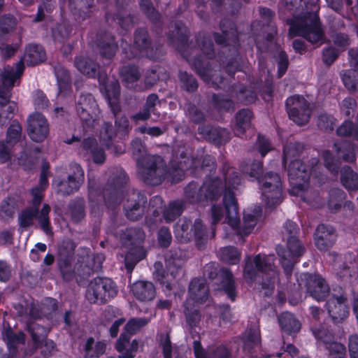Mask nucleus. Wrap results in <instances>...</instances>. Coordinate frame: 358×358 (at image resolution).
<instances>
[{
	"instance_id": "nucleus-1",
	"label": "nucleus",
	"mask_w": 358,
	"mask_h": 358,
	"mask_svg": "<svg viewBox=\"0 0 358 358\" xmlns=\"http://www.w3.org/2000/svg\"><path fill=\"white\" fill-rule=\"evenodd\" d=\"M224 184L216 179H206L199 188L196 196L192 195V192L196 190V185L191 183L185 189V194L189 202L205 206L208 201H213L218 199L224 189L223 202L224 210L220 206L213 204L210 209L211 224L213 226L224 220L227 222L237 235L247 236L252 232L257 224V215L245 213L243 217V226L238 227L239 216L237 202L234 197L232 189L241 183V178L231 168L224 165Z\"/></svg>"
},
{
	"instance_id": "nucleus-2",
	"label": "nucleus",
	"mask_w": 358,
	"mask_h": 358,
	"mask_svg": "<svg viewBox=\"0 0 358 358\" xmlns=\"http://www.w3.org/2000/svg\"><path fill=\"white\" fill-rule=\"evenodd\" d=\"M131 149L133 155L136 157L139 174L145 182L157 185L165 179L167 173H165L162 159L159 156L147 155L145 146L139 139L132 141ZM180 157L182 161L178 165L172 164L171 171L168 173L172 182H178L182 180L185 170L195 168L197 165V161L187 157L183 151Z\"/></svg>"
},
{
	"instance_id": "nucleus-3",
	"label": "nucleus",
	"mask_w": 358,
	"mask_h": 358,
	"mask_svg": "<svg viewBox=\"0 0 358 358\" xmlns=\"http://www.w3.org/2000/svg\"><path fill=\"white\" fill-rule=\"evenodd\" d=\"M302 150L303 146L299 143H290L284 148L283 162L285 166L288 164V176L291 186L289 193L300 196L310 205L319 208L320 199L318 193L309 189L308 184L310 175L317 177L318 161L316 159H312L311 169H306L299 159Z\"/></svg>"
},
{
	"instance_id": "nucleus-4",
	"label": "nucleus",
	"mask_w": 358,
	"mask_h": 358,
	"mask_svg": "<svg viewBox=\"0 0 358 358\" xmlns=\"http://www.w3.org/2000/svg\"><path fill=\"white\" fill-rule=\"evenodd\" d=\"M287 7L292 10H303L299 16H294L289 21L290 25L289 34L291 37L301 36L311 43L322 44L324 41V34L321 28L317 12L319 9V0H285Z\"/></svg>"
},
{
	"instance_id": "nucleus-5",
	"label": "nucleus",
	"mask_w": 358,
	"mask_h": 358,
	"mask_svg": "<svg viewBox=\"0 0 358 358\" xmlns=\"http://www.w3.org/2000/svg\"><path fill=\"white\" fill-rule=\"evenodd\" d=\"M243 173L248 174L251 180H257L261 192L262 200L268 208L280 204L283 199L282 182L280 176L272 172L262 175V163L254 162L242 166Z\"/></svg>"
},
{
	"instance_id": "nucleus-6",
	"label": "nucleus",
	"mask_w": 358,
	"mask_h": 358,
	"mask_svg": "<svg viewBox=\"0 0 358 358\" xmlns=\"http://www.w3.org/2000/svg\"><path fill=\"white\" fill-rule=\"evenodd\" d=\"M24 69V62L19 61L14 66H8L0 69V126L6 125L17 110V105L9 101L10 90L15 85H19L20 79Z\"/></svg>"
},
{
	"instance_id": "nucleus-7",
	"label": "nucleus",
	"mask_w": 358,
	"mask_h": 358,
	"mask_svg": "<svg viewBox=\"0 0 358 358\" xmlns=\"http://www.w3.org/2000/svg\"><path fill=\"white\" fill-rule=\"evenodd\" d=\"M273 262V255H258L253 261L248 257L243 271L244 278L248 282L255 280L257 276L262 278L261 285L265 296L273 293L278 279Z\"/></svg>"
},
{
	"instance_id": "nucleus-8",
	"label": "nucleus",
	"mask_w": 358,
	"mask_h": 358,
	"mask_svg": "<svg viewBox=\"0 0 358 358\" xmlns=\"http://www.w3.org/2000/svg\"><path fill=\"white\" fill-rule=\"evenodd\" d=\"M208 296V289L204 279L194 278L189 285V294L184 304V314L190 327L196 326L200 320L197 306L206 301Z\"/></svg>"
},
{
	"instance_id": "nucleus-9",
	"label": "nucleus",
	"mask_w": 358,
	"mask_h": 358,
	"mask_svg": "<svg viewBox=\"0 0 358 358\" xmlns=\"http://www.w3.org/2000/svg\"><path fill=\"white\" fill-rule=\"evenodd\" d=\"M144 238L145 234L139 229H127L126 231L120 235L124 250L127 251L124 264L129 273H131L135 265L146 255L145 250L140 245Z\"/></svg>"
},
{
	"instance_id": "nucleus-10",
	"label": "nucleus",
	"mask_w": 358,
	"mask_h": 358,
	"mask_svg": "<svg viewBox=\"0 0 358 358\" xmlns=\"http://www.w3.org/2000/svg\"><path fill=\"white\" fill-rule=\"evenodd\" d=\"M285 229L288 234H289L287 249L279 246L277 248L276 251L285 272L289 275L292 272L294 264L303 253L304 248L294 236L298 231L297 224L292 221H287L285 224Z\"/></svg>"
},
{
	"instance_id": "nucleus-11",
	"label": "nucleus",
	"mask_w": 358,
	"mask_h": 358,
	"mask_svg": "<svg viewBox=\"0 0 358 358\" xmlns=\"http://www.w3.org/2000/svg\"><path fill=\"white\" fill-rule=\"evenodd\" d=\"M174 233L177 239L180 242L189 241L194 236L198 247L201 248L199 241L203 243L208 237H213L215 230L212 229V231L208 234L206 227L199 219L195 220L193 227L189 220H180L174 227Z\"/></svg>"
},
{
	"instance_id": "nucleus-12",
	"label": "nucleus",
	"mask_w": 358,
	"mask_h": 358,
	"mask_svg": "<svg viewBox=\"0 0 358 358\" xmlns=\"http://www.w3.org/2000/svg\"><path fill=\"white\" fill-rule=\"evenodd\" d=\"M117 293V287L110 278H96L89 284L85 296L90 303H105Z\"/></svg>"
},
{
	"instance_id": "nucleus-13",
	"label": "nucleus",
	"mask_w": 358,
	"mask_h": 358,
	"mask_svg": "<svg viewBox=\"0 0 358 358\" xmlns=\"http://www.w3.org/2000/svg\"><path fill=\"white\" fill-rule=\"evenodd\" d=\"M85 129H97L100 124V110L91 94L81 96L76 107Z\"/></svg>"
},
{
	"instance_id": "nucleus-14",
	"label": "nucleus",
	"mask_w": 358,
	"mask_h": 358,
	"mask_svg": "<svg viewBox=\"0 0 358 358\" xmlns=\"http://www.w3.org/2000/svg\"><path fill=\"white\" fill-rule=\"evenodd\" d=\"M34 207L24 210L19 217L20 225L22 227H27L33 224L34 219L37 220L41 229L47 234H52L50 226L49 213L50 207L48 204H44L41 212L38 213L36 208L38 205H34Z\"/></svg>"
},
{
	"instance_id": "nucleus-15",
	"label": "nucleus",
	"mask_w": 358,
	"mask_h": 358,
	"mask_svg": "<svg viewBox=\"0 0 358 358\" xmlns=\"http://www.w3.org/2000/svg\"><path fill=\"white\" fill-rule=\"evenodd\" d=\"M289 118L299 125L306 124L310 117V108L306 100L301 96L294 95L286 101Z\"/></svg>"
},
{
	"instance_id": "nucleus-16",
	"label": "nucleus",
	"mask_w": 358,
	"mask_h": 358,
	"mask_svg": "<svg viewBox=\"0 0 358 358\" xmlns=\"http://www.w3.org/2000/svg\"><path fill=\"white\" fill-rule=\"evenodd\" d=\"M300 287L304 286L310 295L317 301L323 299L329 288L325 280L319 275L303 273L297 279Z\"/></svg>"
},
{
	"instance_id": "nucleus-17",
	"label": "nucleus",
	"mask_w": 358,
	"mask_h": 358,
	"mask_svg": "<svg viewBox=\"0 0 358 358\" xmlns=\"http://www.w3.org/2000/svg\"><path fill=\"white\" fill-rule=\"evenodd\" d=\"M327 309L334 322L345 320L349 314V307L346 297L341 289L338 294H334L327 302Z\"/></svg>"
},
{
	"instance_id": "nucleus-18",
	"label": "nucleus",
	"mask_w": 358,
	"mask_h": 358,
	"mask_svg": "<svg viewBox=\"0 0 358 358\" xmlns=\"http://www.w3.org/2000/svg\"><path fill=\"white\" fill-rule=\"evenodd\" d=\"M114 174L115 176L109 180L113 186V190L104 199L105 203L108 207H113L122 202V198L124 192V187L128 180L125 172L121 169H115Z\"/></svg>"
},
{
	"instance_id": "nucleus-19",
	"label": "nucleus",
	"mask_w": 358,
	"mask_h": 358,
	"mask_svg": "<svg viewBox=\"0 0 358 358\" xmlns=\"http://www.w3.org/2000/svg\"><path fill=\"white\" fill-rule=\"evenodd\" d=\"M27 122V132L31 139L36 142L43 141L49 132V126L45 117L36 113L29 115Z\"/></svg>"
},
{
	"instance_id": "nucleus-20",
	"label": "nucleus",
	"mask_w": 358,
	"mask_h": 358,
	"mask_svg": "<svg viewBox=\"0 0 358 358\" xmlns=\"http://www.w3.org/2000/svg\"><path fill=\"white\" fill-rule=\"evenodd\" d=\"M22 127L19 122L13 121L8 129L6 143L0 141V162L5 163L10 159V147L17 143L21 138Z\"/></svg>"
},
{
	"instance_id": "nucleus-21",
	"label": "nucleus",
	"mask_w": 358,
	"mask_h": 358,
	"mask_svg": "<svg viewBox=\"0 0 358 358\" xmlns=\"http://www.w3.org/2000/svg\"><path fill=\"white\" fill-rule=\"evenodd\" d=\"M99 82L101 87V92L105 96L108 103L115 116L119 111L118 97L120 94V87L117 80H106V78L99 77Z\"/></svg>"
},
{
	"instance_id": "nucleus-22",
	"label": "nucleus",
	"mask_w": 358,
	"mask_h": 358,
	"mask_svg": "<svg viewBox=\"0 0 358 358\" xmlns=\"http://www.w3.org/2000/svg\"><path fill=\"white\" fill-rule=\"evenodd\" d=\"M313 332L316 339L324 344L333 358H345V348L344 345L333 341L332 334L329 330L324 328L313 329Z\"/></svg>"
},
{
	"instance_id": "nucleus-23",
	"label": "nucleus",
	"mask_w": 358,
	"mask_h": 358,
	"mask_svg": "<svg viewBox=\"0 0 358 358\" xmlns=\"http://www.w3.org/2000/svg\"><path fill=\"white\" fill-rule=\"evenodd\" d=\"M127 199L124 203V208L127 218L136 220L143 213L141 206L146 202L145 196L136 191H131L127 193Z\"/></svg>"
},
{
	"instance_id": "nucleus-24",
	"label": "nucleus",
	"mask_w": 358,
	"mask_h": 358,
	"mask_svg": "<svg viewBox=\"0 0 358 358\" xmlns=\"http://www.w3.org/2000/svg\"><path fill=\"white\" fill-rule=\"evenodd\" d=\"M73 174L70 175L68 180L57 182L54 180V184H57L59 189L58 191L63 194H69L78 189L84 180V172L78 164L72 166Z\"/></svg>"
},
{
	"instance_id": "nucleus-25",
	"label": "nucleus",
	"mask_w": 358,
	"mask_h": 358,
	"mask_svg": "<svg viewBox=\"0 0 358 358\" xmlns=\"http://www.w3.org/2000/svg\"><path fill=\"white\" fill-rule=\"evenodd\" d=\"M315 243L320 250H327L336 240L334 229L329 225L320 224L315 234Z\"/></svg>"
},
{
	"instance_id": "nucleus-26",
	"label": "nucleus",
	"mask_w": 358,
	"mask_h": 358,
	"mask_svg": "<svg viewBox=\"0 0 358 358\" xmlns=\"http://www.w3.org/2000/svg\"><path fill=\"white\" fill-rule=\"evenodd\" d=\"M81 154L90 157L96 164H102L106 159V155L103 148L98 144L94 137L85 138L82 143Z\"/></svg>"
},
{
	"instance_id": "nucleus-27",
	"label": "nucleus",
	"mask_w": 358,
	"mask_h": 358,
	"mask_svg": "<svg viewBox=\"0 0 358 358\" xmlns=\"http://www.w3.org/2000/svg\"><path fill=\"white\" fill-rule=\"evenodd\" d=\"M131 292L139 301H149L154 299L156 292L153 284L150 282L139 280L131 286Z\"/></svg>"
},
{
	"instance_id": "nucleus-28",
	"label": "nucleus",
	"mask_w": 358,
	"mask_h": 358,
	"mask_svg": "<svg viewBox=\"0 0 358 358\" xmlns=\"http://www.w3.org/2000/svg\"><path fill=\"white\" fill-rule=\"evenodd\" d=\"M138 349V341L133 340L122 334L116 343V350L119 352V358H134Z\"/></svg>"
},
{
	"instance_id": "nucleus-29",
	"label": "nucleus",
	"mask_w": 358,
	"mask_h": 358,
	"mask_svg": "<svg viewBox=\"0 0 358 358\" xmlns=\"http://www.w3.org/2000/svg\"><path fill=\"white\" fill-rule=\"evenodd\" d=\"M194 351L196 358H231L229 351L225 346L213 347L206 352L198 341L194 342Z\"/></svg>"
},
{
	"instance_id": "nucleus-30",
	"label": "nucleus",
	"mask_w": 358,
	"mask_h": 358,
	"mask_svg": "<svg viewBox=\"0 0 358 358\" xmlns=\"http://www.w3.org/2000/svg\"><path fill=\"white\" fill-rule=\"evenodd\" d=\"M162 266V265L160 262H156L155 264V271H154V277L164 287V291L165 293L166 294H169L173 290V287L176 285L172 280L176 278L177 275H179L180 270L177 268L176 271L175 272L171 267H169V270L170 271V274L167 273L164 275L162 272L159 271V268Z\"/></svg>"
},
{
	"instance_id": "nucleus-31",
	"label": "nucleus",
	"mask_w": 358,
	"mask_h": 358,
	"mask_svg": "<svg viewBox=\"0 0 358 358\" xmlns=\"http://www.w3.org/2000/svg\"><path fill=\"white\" fill-rule=\"evenodd\" d=\"M29 331L31 334L33 341L36 347H38L41 343H44V345L48 350V352H45V350L43 351V352L45 353V355L50 354L55 348L54 342L52 341L45 339L46 329L44 327L38 324L33 323L29 326Z\"/></svg>"
},
{
	"instance_id": "nucleus-32",
	"label": "nucleus",
	"mask_w": 358,
	"mask_h": 358,
	"mask_svg": "<svg viewBox=\"0 0 358 358\" xmlns=\"http://www.w3.org/2000/svg\"><path fill=\"white\" fill-rule=\"evenodd\" d=\"M350 265H343L341 268V261L342 259V257L339 255L336 256L334 267L335 270H336V274L340 278L343 280H347L348 277L356 276L358 274V267L357 264L355 262V259L354 257L350 255Z\"/></svg>"
},
{
	"instance_id": "nucleus-33",
	"label": "nucleus",
	"mask_w": 358,
	"mask_h": 358,
	"mask_svg": "<svg viewBox=\"0 0 358 358\" xmlns=\"http://www.w3.org/2000/svg\"><path fill=\"white\" fill-rule=\"evenodd\" d=\"M341 182L349 192L358 191V173L350 166H344L341 170Z\"/></svg>"
},
{
	"instance_id": "nucleus-34",
	"label": "nucleus",
	"mask_w": 358,
	"mask_h": 358,
	"mask_svg": "<svg viewBox=\"0 0 358 358\" xmlns=\"http://www.w3.org/2000/svg\"><path fill=\"white\" fill-rule=\"evenodd\" d=\"M278 322L282 330L288 334L296 333L301 329L300 322L292 313L288 312L283 313L280 315Z\"/></svg>"
},
{
	"instance_id": "nucleus-35",
	"label": "nucleus",
	"mask_w": 358,
	"mask_h": 358,
	"mask_svg": "<svg viewBox=\"0 0 358 358\" xmlns=\"http://www.w3.org/2000/svg\"><path fill=\"white\" fill-rule=\"evenodd\" d=\"M48 169L49 165L46 162H44L42 166L39 187L31 189L33 203L34 205L40 204L43 198V190L45 189L48 185Z\"/></svg>"
},
{
	"instance_id": "nucleus-36",
	"label": "nucleus",
	"mask_w": 358,
	"mask_h": 358,
	"mask_svg": "<svg viewBox=\"0 0 358 358\" xmlns=\"http://www.w3.org/2000/svg\"><path fill=\"white\" fill-rule=\"evenodd\" d=\"M45 59V53L43 48L38 45H29L27 49L24 57L20 61L24 60L31 65L37 64Z\"/></svg>"
},
{
	"instance_id": "nucleus-37",
	"label": "nucleus",
	"mask_w": 358,
	"mask_h": 358,
	"mask_svg": "<svg viewBox=\"0 0 358 358\" xmlns=\"http://www.w3.org/2000/svg\"><path fill=\"white\" fill-rule=\"evenodd\" d=\"M3 338L7 344L10 355L13 357L15 355L19 345L24 343V334L22 332L15 334L10 329H8L3 332Z\"/></svg>"
},
{
	"instance_id": "nucleus-38",
	"label": "nucleus",
	"mask_w": 358,
	"mask_h": 358,
	"mask_svg": "<svg viewBox=\"0 0 358 358\" xmlns=\"http://www.w3.org/2000/svg\"><path fill=\"white\" fill-rule=\"evenodd\" d=\"M55 73L57 80L59 95L65 96L71 88L69 72L64 66L57 65L55 68Z\"/></svg>"
},
{
	"instance_id": "nucleus-39",
	"label": "nucleus",
	"mask_w": 358,
	"mask_h": 358,
	"mask_svg": "<svg viewBox=\"0 0 358 358\" xmlns=\"http://www.w3.org/2000/svg\"><path fill=\"white\" fill-rule=\"evenodd\" d=\"M252 113L250 110L243 109L240 110L236 116L234 132L236 135L241 136L250 127Z\"/></svg>"
},
{
	"instance_id": "nucleus-40",
	"label": "nucleus",
	"mask_w": 358,
	"mask_h": 358,
	"mask_svg": "<svg viewBox=\"0 0 358 358\" xmlns=\"http://www.w3.org/2000/svg\"><path fill=\"white\" fill-rule=\"evenodd\" d=\"M220 275L222 278V287L223 289L227 294L228 297L231 301H234L236 294L231 272L227 268H222L220 271Z\"/></svg>"
},
{
	"instance_id": "nucleus-41",
	"label": "nucleus",
	"mask_w": 358,
	"mask_h": 358,
	"mask_svg": "<svg viewBox=\"0 0 358 358\" xmlns=\"http://www.w3.org/2000/svg\"><path fill=\"white\" fill-rule=\"evenodd\" d=\"M75 66L81 73L88 77H94L96 74L97 65L92 63L89 58L76 57Z\"/></svg>"
},
{
	"instance_id": "nucleus-42",
	"label": "nucleus",
	"mask_w": 358,
	"mask_h": 358,
	"mask_svg": "<svg viewBox=\"0 0 358 358\" xmlns=\"http://www.w3.org/2000/svg\"><path fill=\"white\" fill-rule=\"evenodd\" d=\"M345 196V193L341 189H334L331 190L329 193V199L328 201V207L329 210L333 213L338 211L341 208Z\"/></svg>"
},
{
	"instance_id": "nucleus-43",
	"label": "nucleus",
	"mask_w": 358,
	"mask_h": 358,
	"mask_svg": "<svg viewBox=\"0 0 358 358\" xmlns=\"http://www.w3.org/2000/svg\"><path fill=\"white\" fill-rule=\"evenodd\" d=\"M338 154L341 155L344 161L353 162L356 159V147L351 143L345 141L341 145L335 143Z\"/></svg>"
},
{
	"instance_id": "nucleus-44",
	"label": "nucleus",
	"mask_w": 358,
	"mask_h": 358,
	"mask_svg": "<svg viewBox=\"0 0 358 358\" xmlns=\"http://www.w3.org/2000/svg\"><path fill=\"white\" fill-rule=\"evenodd\" d=\"M220 259L229 264H236L241 257V252L234 247L222 248L219 251Z\"/></svg>"
},
{
	"instance_id": "nucleus-45",
	"label": "nucleus",
	"mask_w": 358,
	"mask_h": 358,
	"mask_svg": "<svg viewBox=\"0 0 358 358\" xmlns=\"http://www.w3.org/2000/svg\"><path fill=\"white\" fill-rule=\"evenodd\" d=\"M183 207L184 203L181 201L170 203L166 210H163L165 220L168 222L174 220L182 213Z\"/></svg>"
},
{
	"instance_id": "nucleus-46",
	"label": "nucleus",
	"mask_w": 358,
	"mask_h": 358,
	"mask_svg": "<svg viewBox=\"0 0 358 358\" xmlns=\"http://www.w3.org/2000/svg\"><path fill=\"white\" fill-rule=\"evenodd\" d=\"M105 349L106 344L104 343H94V341L92 338L87 339L85 346L86 357H99L105 352Z\"/></svg>"
},
{
	"instance_id": "nucleus-47",
	"label": "nucleus",
	"mask_w": 358,
	"mask_h": 358,
	"mask_svg": "<svg viewBox=\"0 0 358 358\" xmlns=\"http://www.w3.org/2000/svg\"><path fill=\"white\" fill-rule=\"evenodd\" d=\"M341 78L345 87L350 91L358 90V72L347 70L341 73Z\"/></svg>"
},
{
	"instance_id": "nucleus-48",
	"label": "nucleus",
	"mask_w": 358,
	"mask_h": 358,
	"mask_svg": "<svg viewBox=\"0 0 358 358\" xmlns=\"http://www.w3.org/2000/svg\"><path fill=\"white\" fill-rule=\"evenodd\" d=\"M151 317L132 318L126 324L124 329L129 334H135L145 326L150 321Z\"/></svg>"
},
{
	"instance_id": "nucleus-49",
	"label": "nucleus",
	"mask_w": 358,
	"mask_h": 358,
	"mask_svg": "<svg viewBox=\"0 0 358 358\" xmlns=\"http://www.w3.org/2000/svg\"><path fill=\"white\" fill-rule=\"evenodd\" d=\"M111 127L110 124L104 122L103 127L99 131V141L102 145H104L107 148L110 147V141L114 136V132Z\"/></svg>"
},
{
	"instance_id": "nucleus-50",
	"label": "nucleus",
	"mask_w": 358,
	"mask_h": 358,
	"mask_svg": "<svg viewBox=\"0 0 358 358\" xmlns=\"http://www.w3.org/2000/svg\"><path fill=\"white\" fill-rule=\"evenodd\" d=\"M122 80L127 84H132L139 78L138 69L134 66H124L120 71Z\"/></svg>"
},
{
	"instance_id": "nucleus-51",
	"label": "nucleus",
	"mask_w": 358,
	"mask_h": 358,
	"mask_svg": "<svg viewBox=\"0 0 358 358\" xmlns=\"http://www.w3.org/2000/svg\"><path fill=\"white\" fill-rule=\"evenodd\" d=\"M339 136H352L358 140V126L350 121L344 122L337 129Z\"/></svg>"
},
{
	"instance_id": "nucleus-52",
	"label": "nucleus",
	"mask_w": 358,
	"mask_h": 358,
	"mask_svg": "<svg viewBox=\"0 0 358 358\" xmlns=\"http://www.w3.org/2000/svg\"><path fill=\"white\" fill-rule=\"evenodd\" d=\"M69 249L66 250L62 246L59 249V265L63 271V267L67 266L71 263V259L73 250L74 249L73 244L71 242L68 243Z\"/></svg>"
},
{
	"instance_id": "nucleus-53",
	"label": "nucleus",
	"mask_w": 358,
	"mask_h": 358,
	"mask_svg": "<svg viewBox=\"0 0 358 358\" xmlns=\"http://www.w3.org/2000/svg\"><path fill=\"white\" fill-rule=\"evenodd\" d=\"M134 46L139 49L141 52L146 50L150 43L148 40V34L144 29H139L136 31L134 35Z\"/></svg>"
},
{
	"instance_id": "nucleus-54",
	"label": "nucleus",
	"mask_w": 358,
	"mask_h": 358,
	"mask_svg": "<svg viewBox=\"0 0 358 358\" xmlns=\"http://www.w3.org/2000/svg\"><path fill=\"white\" fill-rule=\"evenodd\" d=\"M245 348H250L257 345L260 342V334L258 329H252L247 331L243 337Z\"/></svg>"
},
{
	"instance_id": "nucleus-55",
	"label": "nucleus",
	"mask_w": 358,
	"mask_h": 358,
	"mask_svg": "<svg viewBox=\"0 0 358 358\" xmlns=\"http://www.w3.org/2000/svg\"><path fill=\"white\" fill-rule=\"evenodd\" d=\"M221 29L222 30L223 36H220L217 34H215V40L216 43L220 45L224 44L225 43L230 44V41H234V38H232L235 36L236 30L231 27L230 31H228L224 28V22L221 24Z\"/></svg>"
},
{
	"instance_id": "nucleus-56",
	"label": "nucleus",
	"mask_w": 358,
	"mask_h": 358,
	"mask_svg": "<svg viewBox=\"0 0 358 358\" xmlns=\"http://www.w3.org/2000/svg\"><path fill=\"white\" fill-rule=\"evenodd\" d=\"M326 168L332 173L336 174L339 169L338 160L335 159L329 151H324L322 154Z\"/></svg>"
},
{
	"instance_id": "nucleus-57",
	"label": "nucleus",
	"mask_w": 358,
	"mask_h": 358,
	"mask_svg": "<svg viewBox=\"0 0 358 358\" xmlns=\"http://www.w3.org/2000/svg\"><path fill=\"white\" fill-rule=\"evenodd\" d=\"M275 57L278 64V76L280 78L285 74L287 69L288 58L285 52L282 50H278Z\"/></svg>"
},
{
	"instance_id": "nucleus-58",
	"label": "nucleus",
	"mask_w": 358,
	"mask_h": 358,
	"mask_svg": "<svg viewBox=\"0 0 358 358\" xmlns=\"http://www.w3.org/2000/svg\"><path fill=\"white\" fill-rule=\"evenodd\" d=\"M101 53L106 58L112 57L116 51L117 45L113 42V39H111L110 42L107 43H101L99 45Z\"/></svg>"
},
{
	"instance_id": "nucleus-59",
	"label": "nucleus",
	"mask_w": 358,
	"mask_h": 358,
	"mask_svg": "<svg viewBox=\"0 0 358 358\" xmlns=\"http://www.w3.org/2000/svg\"><path fill=\"white\" fill-rule=\"evenodd\" d=\"M257 148L262 157H264L270 150H272V146L264 136L259 135L257 138Z\"/></svg>"
},
{
	"instance_id": "nucleus-60",
	"label": "nucleus",
	"mask_w": 358,
	"mask_h": 358,
	"mask_svg": "<svg viewBox=\"0 0 358 358\" xmlns=\"http://www.w3.org/2000/svg\"><path fill=\"white\" fill-rule=\"evenodd\" d=\"M15 25V20L13 17L8 16L0 20V34L8 33Z\"/></svg>"
},
{
	"instance_id": "nucleus-61",
	"label": "nucleus",
	"mask_w": 358,
	"mask_h": 358,
	"mask_svg": "<svg viewBox=\"0 0 358 358\" xmlns=\"http://www.w3.org/2000/svg\"><path fill=\"white\" fill-rule=\"evenodd\" d=\"M339 52L333 47H329L323 51V61L327 64H331L338 57Z\"/></svg>"
},
{
	"instance_id": "nucleus-62",
	"label": "nucleus",
	"mask_w": 358,
	"mask_h": 358,
	"mask_svg": "<svg viewBox=\"0 0 358 358\" xmlns=\"http://www.w3.org/2000/svg\"><path fill=\"white\" fill-rule=\"evenodd\" d=\"M171 241V234L169 229L162 227L158 234V241L162 247L166 248Z\"/></svg>"
},
{
	"instance_id": "nucleus-63",
	"label": "nucleus",
	"mask_w": 358,
	"mask_h": 358,
	"mask_svg": "<svg viewBox=\"0 0 358 358\" xmlns=\"http://www.w3.org/2000/svg\"><path fill=\"white\" fill-rule=\"evenodd\" d=\"M334 122L335 120L333 117L323 114L319 117L318 125L322 129L332 130L335 124Z\"/></svg>"
},
{
	"instance_id": "nucleus-64",
	"label": "nucleus",
	"mask_w": 358,
	"mask_h": 358,
	"mask_svg": "<svg viewBox=\"0 0 358 358\" xmlns=\"http://www.w3.org/2000/svg\"><path fill=\"white\" fill-rule=\"evenodd\" d=\"M349 350L351 358H358V336L355 335L350 338Z\"/></svg>"
}]
</instances>
